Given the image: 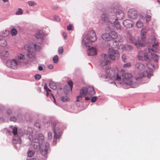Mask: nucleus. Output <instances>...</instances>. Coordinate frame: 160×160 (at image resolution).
I'll return each instance as SVG.
<instances>
[{"label": "nucleus", "instance_id": "nucleus-1", "mask_svg": "<svg viewBox=\"0 0 160 160\" xmlns=\"http://www.w3.org/2000/svg\"><path fill=\"white\" fill-rule=\"evenodd\" d=\"M106 72L110 78L118 81L120 84L129 85L132 84V75L130 73L123 74V71L116 73L114 70L111 69L108 70Z\"/></svg>", "mask_w": 160, "mask_h": 160}, {"label": "nucleus", "instance_id": "nucleus-2", "mask_svg": "<svg viewBox=\"0 0 160 160\" xmlns=\"http://www.w3.org/2000/svg\"><path fill=\"white\" fill-rule=\"evenodd\" d=\"M18 60L15 59L8 60L6 62V66L9 68L16 69L18 66H23L28 62L26 57L22 54H19L17 56Z\"/></svg>", "mask_w": 160, "mask_h": 160}, {"label": "nucleus", "instance_id": "nucleus-3", "mask_svg": "<svg viewBox=\"0 0 160 160\" xmlns=\"http://www.w3.org/2000/svg\"><path fill=\"white\" fill-rule=\"evenodd\" d=\"M97 40L96 34L93 31L90 32L88 36L83 38L82 40V45L89 47L91 45L92 42H94Z\"/></svg>", "mask_w": 160, "mask_h": 160}, {"label": "nucleus", "instance_id": "nucleus-4", "mask_svg": "<svg viewBox=\"0 0 160 160\" xmlns=\"http://www.w3.org/2000/svg\"><path fill=\"white\" fill-rule=\"evenodd\" d=\"M101 56L102 58L101 62V65L105 70V72L107 74L108 76L109 77L108 73L106 72L107 70L109 69H112V70H114L112 68H109L108 65H109L110 63V61L107 58L106 55L105 54H102Z\"/></svg>", "mask_w": 160, "mask_h": 160}, {"label": "nucleus", "instance_id": "nucleus-5", "mask_svg": "<svg viewBox=\"0 0 160 160\" xmlns=\"http://www.w3.org/2000/svg\"><path fill=\"white\" fill-rule=\"evenodd\" d=\"M108 55L109 58L112 60H117L119 58V53L118 51L112 48L108 49Z\"/></svg>", "mask_w": 160, "mask_h": 160}, {"label": "nucleus", "instance_id": "nucleus-6", "mask_svg": "<svg viewBox=\"0 0 160 160\" xmlns=\"http://www.w3.org/2000/svg\"><path fill=\"white\" fill-rule=\"evenodd\" d=\"M126 40L128 42L133 43L137 47L142 46L143 44L135 40V38L132 36L129 31H128L127 35Z\"/></svg>", "mask_w": 160, "mask_h": 160}, {"label": "nucleus", "instance_id": "nucleus-7", "mask_svg": "<svg viewBox=\"0 0 160 160\" xmlns=\"http://www.w3.org/2000/svg\"><path fill=\"white\" fill-rule=\"evenodd\" d=\"M154 44H152L151 46L149 47L148 51L149 53H154L155 52H158L160 51V47L158 43H155V39L154 38Z\"/></svg>", "mask_w": 160, "mask_h": 160}, {"label": "nucleus", "instance_id": "nucleus-8", "mask_svg": "<svg viewBox=\"0 0 160 160\" xmlns=\"http://www.w3.org/2000/svg\"><path fill=\"white\" fill-rule=\"evenodd\" d=\"M128 15L129 18L132 19H136L138 16L137 11L132 9L129 10Z\"/></svg>", "mask_w": 160, "mask_h": 160}, {"label": "nucleus", "instance_id": "nucleus-9", "mask_svg": "<svg viewBox=\"0 0 160 160\" xmlns=\"http://www.w3.org/2000/svg\"><path fill=\"white\" fill-rule=\"evenodd\" d=\"M49 147V143L48 142H46L41 147L40 152L42 155L45 156L47 154L48 150Z\"/></svg>", "mask_w": 160, "mask_h": 160}, {"label": "nucleus", "instance_id": "nucleus-10", "mask_svg": "<svg viewBox=\"0 0 160 160\" xmlns=\"http://www.w3.org/2000/svg\"><path fill=\"white\" fill-rule=\"evenodd\" d=\"M123 25L127 28H132L133 26V22L131 20L127 19L123 21Z\"/></svg>", "mask_w": 160, "mask_h": 160}, {"label": "nucleus", "instance_id": "nucleus-11", "mask_svg": "<svg viewBox=\"0 0 160 160\" xmlns=\"http://www.w3.org/2000/svg\"><path fill=\"white\" fill-rule=\"evenodd\" d=\"M69 86H66L64 88V91L66 93H68L72 91L73 87V83L72 81H69L68 82Z\"/></svg>", "mask_w": 160, "mask_h": 160}, {"label": "nucleus", "instance_id": "nucleus-12", "mask_svg": "<svg viewBox=\"0 0 160 160\" xmlns=\"http://www.w3.org/2000/svg\"><path fill=\"white\" fill-rule=\"evenodd\" d=\"M87 53L89 56L95 55L97 54V49L96 48L92 47L88 50Z\"/></svg>", "mask_w": 160, "mask_h": 160}, {"label": "nucleus", "instance_id": "nucleus-13", "mask_svg": "<svg viewBox=\"0 0 160 160\" xmlns=\"http://www.w3.org/2000/svg\"><path fill=\"white\" fill-rule=\"evenodd\" d=\"M116 14L117 18L116 19H117V20L123 19L124 17V14L121 10H118L116 12Z\"/></svg>", "mask_w": 160, "mask_h": 160}, {"label": "nucleus", "instance_id": "nucleus-14", "mask_svg": "<svg viewBox=\"0 0 160 160\" xmlns=\"http://www.w3.org/2000/svg\"><path fill=\"white\" fill-rule=\"evenodd\" d=\"M109 34L111 40L116 39L118 37V34L115 31H111L109 32Z\"/></svg>", "mask_w": 160, "mask_h": 160}, {"label": "nucleus", "instance_id": "nucleus-15", "mask_svg": "<svg viewBox=\"0 0 160 160\" xmlns=\"http://www.w3.org/2000/svg\"><path fill=\"white\" fill-rule=\"evenodd\" d=\"M35 52L32 49H31L28 51V53L27 54V56H24L26 57V58L28 59V61L29 60L28 58H28H33L35 57Z\"/></svg>", "mask_w": 160, "mask_h": 160}, {"label": "nucleus", "instance_id": "nucleus-16", "mask_svg": "<svg viewBox=\"0 0 160 160\" xmlns=\"http://www.w3.org/2000/svg\"><path fill=\"white\" fill-rule=\"evenodd\" d=\"M136 68L139 71H142L145 69V66L142 64L140 63H137L135 65Z\"/></svg>", "mask_w": 160, "mask_h": 160}, {"label": "nucleus", "instance_id": "nucleus-17", "mask_svg": "<svg viewBox=\"0 0 160 160\" xmlns=\"http://www.w3.org/2000/svg\"><path fill=\"white\" fill-rule=\"evenodd\" d=\"M35 36L38 39H42L44 37V34L42 31L39 30L36 33Z\"/></svg>", "mask_w": 160, "mask_h": 160}, {"label": "nucleus", "instance_id": "nucleus-18", "mask_svg": "<svg viewBox=\"0 0 160 160\" xmlns=\"http://www.w3.org/2000/svg\"><path fill=\"white\" fill-rule=\"evenodd\" d=\"M113 26L116 28L117 30H121L122 28L120 25V23L117 20V19H116V20L114 22V25Z\"/></svg>", "mask_w": 160, "mask_h": 160}, {"label": "nucleus", "instance_id": "nucleus-19", "mask_svg": "<svg viewBox=\"0 0 160 160\" xmlns=\"http://www.w3.org/2000/svg\"><path fill=\"white\" fill-rule=\"evenodd\" d=\"M88 90L87 88L85 87H83L81 89L80 91V94L81 95L84 97L88 94Z\"/></svg>", "mask_w": 160, "mask_h": 160}, {"label": "nucleus", "instance_id": "nucleus-20", "mask_svg": "<svg viewBox=\"0 0 160 160\" xmlns=\"http://www.w3.org/2000/svg\"><path fill=\"white\" fill-rule=\"evenodd\" d=\"M101 37L104 40L106 41H111L109 33H104L102 35Z\"/></svg>", "mask_w": 160, "mask_h": 160}, {"label": "nucleus", "instance_id": "nucleus-21", "mask_svg": "<svg viewBox=\"0 0 160 160\" xmlns=\"http://www.w3.org/2000/svg\"><path fill=\"white\" fill-rule=\"evenodd\" d=\"M88 94L91 96H93L95 94V92L92 87H89L88 88Z\"/></svg>", "mask_w": 160, "mask_h": 160}, {"label": "nucleus", "instance_id": "nucleus-22", "mask_svg": "<svg viewBox=\"0 0 160 160\" xmlns=\"http://www.w3.org/2000/svg\"><path fill=\"white\" fill-rule=\"evenodd\" d=\"M7 43L4 38L1 37H0V45L2 47H5L6 46Z\"/></svg>", "mask_w": 160, "mask_h": 160}, {"label": "nucleus", "instance_id": "nucleus-23", "mask_svg": "<svg viewBox=\"0 0 160 160\" xmlns=\"http://www.w3.org/2000/svg\"><path fill=\"white\" fill-rule=\"evenodd\" d=\"M101 18L102 20L105 22H108V16L106 13L102 14V15Z\"/></svg>", "mask_w": 160, "mask_h": 160}, {"label": "nucleus", "instance_id": "nucleus-24", "mask_svg": "<svg viewBox=\"0 0 160 160\" xmlns=\"http://www.w3.org/2000/svg\"><path fill=\"white\" fill-rule=\"evenodd\" d=\"M146 29H142L141 31V39L142 40L144 41L146 37Z\"/></svg>", "mask_w": 160, "mask_h": 160}, {"label": "nucleus", "instance_id": "nucleus-25", "mask_svg": "<svg viewBox=\"0 0 160 160\" xmlns=\"http://www.w3.org/2000/svg\"><path fill=\"white\" fill-rule=\"evenodd\" d=\"M124 48L125 50L130 51L132 50L133 48L132 46L129 45H126L123 46L122 48Z\"/></svg>", "mask_w": 160, "mask_h": 160}, {"label": "nucleus", "instance_id": "nucleus-26", "mask_svg": "<svg viewBox=\"0 0 160 160\" xmlns=\"http://www.w3.org/2000/svg\"><path fill=\"white\" fill-rule=\"evenodd\" d=\"M49 87L51 89L55 90L57 88L56 84L52 81H50L49 83Z\"/></svg>", "mask_w": 160, "mask_h": 160}, {"label": "nucleus", "instance_id": "nucleus-27", "mask_svg": "<svg viewBox=\"0 0 160 160\" xmlns=\"http://www.w3.org/2000/svg\"><path fill=\"white\" fill-rule=\"evenodd\" d=\"M0 54L1 56L3 57H7L9 54L8 51L3 50L2 52H0Z\"/></svg>", "mask_w": 160, "mask_h": 160}, {"label": "nucleus", "instance_id": "nucleus-28", "mask_svg": "<svg viewBox=\"0 0 160 160\" xmlns=\"http://www.w3.org/2000/svg\"><path fill=\"white\" fill-rule=\"evenodd\" d=\"M35 154L34 151L33 150H29L27 152V156L29 157H31L33 156Z\"/></svg>", "mask_w": 160, "mask_h": 160}, {"label": "nucleus", "instance_id": "nucleus-29", "mask_svg": "<svg viewBox=\"0 0 160 160\" xmlns=\"http://www.w3.org/2000/svg\"><path fill=\"white\" fill-rule=\"evenodd\" d=\"M143 25V23L140 20L138 21L136 23V26L138 28H141Z\"/></svg>", "mask_w": 160, "mask_h": 160}, {"label": "nucleus", "instance_id": "nucleus-30", "mask_svg": "<svg viewBox=\"0 0 160 160\" xmlns=\"http://www.w3.org/2000/svg\"><path fill=\"white\" fill-rule=\"evenodd\" d=\"M34 128L36 130L39 131L40 129V126L39 123L36 122L34 123Z\"/></svg>", "mask_w": 160, "mask_h": 160}, {"label": "nucleus", "instance_id": "nucleus-31", "mask_svg": "<svg viewBox=\"0 0 160 160\" xmlns=\"http://www.w3.org/2000/svg\"><path fill=\"white\" fill-rule=\"evenodd\" d=\"M151 55H152L151 58L153 59V60L155 62H157L158 59L157 55L152 53H151Z\"/></svg>", "mask_w": 160, "mask_h": 160}, {"label": "nucleus", "instance_id": "nucleus-32", "mask_svg": "<svg viewBox=\"0 0 160 160\" xmlns=\"http://www.w3.org/2000/svg\"><path fill=\"white\" fill-rule=\"evenodd\" d=\"M60 137V136L59 135H57L55 131H54V136L53 142H56L57 138H59Z\"/></svg>", "mask_w": 160, "mask_h": 160}, {"label": "nucleus", "instance_id": "nucleus-33", "mask_svg": "<svg viewBox=\"0 0 160 160\" xmlns=\"http://www.w3.org/2000/svg\"><path fill=\"white\" fill-rule=\"evenodd\" d=\"M60 99L63 102H67L69 100V98L66 96L61 97Z\"/></svg>", "mask_w": 160, "mask_h": 160}, {"label": "nucleus", "instance_id": "nucleus-34", "mask_svg": "<svg viewBox=\"0 0 160 160\" xmlns=\"http://www.w3.org/2000/svg\"><path fill=\"white\" fill-rule=\"evenodd\" d=\"M34 48L35 50L37 51H39L41 49V46L36 44H34Z\"/></svg>", "mask_w": 160, "mask_h": 160}, {"label": "nucleus", "instance_id": "nucleus-35", "mask_svg": "<svg viewBox=\"0 0 160 160\" xmlns=\"http://www.w3.org/2000/svg\"><path fill=\"white\" fill-rule=\"evenodd\" d=\"M139 76H138L137 78V79H138L141 78L145 76V75L143 72H141L138 74Z\"/></svg>", "mask_w": 160, "mask_h": 160}, {"label": "nucleus", "instance_id": "nucleus-36", "mask_svg": "<svg viewBox=\"0 0 160 160\" xmlns=\"http://www.w3.org/2000/svg\"><path fill=\"white\" fill-rule=\"evenodd\" d=\"M11 33L12 36H14L17 34V32L15 29H13L11 30Z\"/></svg>", "mask_w": 160, "mask_h": 160}, {"label": "nucleus", "instance_id": "nucleus-37", "mask_svg": "<svg viewBox=\"0 0 160 160\" xmlns=\"http://www.w3.org/2000/svg\"><path fill=\"white\" fill-rule=\"evenodd\" d=\"M22 13L23 10L22 9L20 8H18V11H17L16 12V14L17 15H21Z\"/></svg>", "mask_w": 160, "mask_h": 160}, {"label": "nucleus", "instance_id": "nucleus-38", "mask_svg": "<svg viewBox=\"0 0 160 160\" xmlns=\"http://www.w3.org/2000/svg\"><path fill=\"white\" fill-rule=\"evenodd\" d=\"M53 62L55 63L58 62V56L57 55L53 57Z\"/></svg>", "mask_w": 160, "mask_h": 160}, {"label": "nucleus", "instance_id": "nucleus-39", "mask_svg": "<svg viewBox=\"0 0 160 160\" xmlns=\"http://www.w3.org/2000/svg\"><path fill=\"white\" fill-rule=\"evenodd\" d=\"M143 60H144L146 61H149L150 59L148 57V55L147 54H146V53L144 54V57H143Z\"/></svg>", "mask_w": 160, "mask_h": 160}, {"label": "nucleus", "instance_id": "nucleus-40", "mask_svg": "<svg viewBox=\"0 0 160 160\" xmlns=\"http://www.w3.org/2000/svg\"><path fill=\"white\" fill-rule=\"evenodd\" d=\"M38 138L39 140H41V141H43L44 139L43 136L42 134L41 133L38 134Z\"/></svg>", "mask_w": 160, "mask_h": 160}, {"label": "nucleus", "instance_id": "nucleus-41", "mask_svg": "<svg viewBox=\"0 0 160 160\" xmlns=\"http://www.w3.org/2000/svg\"><path fill=\"white\" fill-rule=\"evenodd\" d=\"M83 97H84L82 96V95H81L80 94L79 96H78L77 97V99L76 100V101L77 102H80L81 100H82V98Z\"/></svg>", "mask_w": 160, "mask_h": 160}, {"label": "nucleus", "instance_id": "nucleus-42", "mask_svg": "<svg viewBox=\"0 0 160 160\" xmlns=\"http://www.w3.org/2000/svg\"><path fill=\"white\" fill-rule=\"evenodd\" d=\"M147 68L149 69H152L154 67V66L153 65L149 62L147 63Z\"/></svg>", "mask_w": 160, "mask_h": 160}, {"label": "nucleus", "instance_id": "nucleus-43", "mask_svg": "<svg viewBox=\"0 0 160 160\" xmlns=\"http://www.w3.org/2000/svg\"><path fill=\"white\" fill-rule=\"evenodd\" d=\"M122 61L124 62H126L127 58V56L125 54H123L122 55Z\"/></svg>", "mask_w": 160, "mask_h": 160}, {"label": "nucleus", "instance_id": "nucleus-44", "mask_svg": "<svg viewBox=\"0 0 160 160\" xmlns=\"http://www.w3.org/2000/svg\"><path fill=\"white\" fill-rule=\"evenodd\" d=\"M147 77L148 78H150L151 76L152 75V72L150 70L148 72H146Z\"/></svg>", "mask_w": 160, "mask_h": 160}, {"label": "nucleus", "instance_id": "nucleus-45", "mask_svg": "<svg viewBox=\"0 0 160 160\" xmlns=\"http://www.w3.org/2000/svg\"><path fill=\"white\" fill-rule=\"evenodd\" d=\"M12 133L14 135H15L17 134V128L15 127H14L12 129Z\"/></svg>", "mask_w": 160, "mask_h": 160}, {"label": "nucleus", "instance_id": "nucleus-46", "mask_svg": "<svg viewBox=\"0 0 160 160\" xmlns=\"http://www.w3.org/2000/svg\"><path fill=\"white\" fill-rule=\"evenodd\" d=\"M28 3L30 6H34L36 5V3L33 1H29Z\"/></svg>", "mask_w": 160, "mask_h": 160}, {"label": "nucleus", "instance_id": "nucleus-47", "mask_svg": "<svg viewBox=\"0 0 160 160\" xmlns=\"http://www.w3.org/2000/svg\"><path fill=\"white\" fill-rule=\"evenodd\" d=\"M73 27L72 25L70 24L67 27V29L68 31L73 30Z\"/></svg>", "mask_w": 160, "mask_h": 160}, {"label": "nucleus", "instance_id": "nucleus-48", "mask_svg": "<svg viewBox=\"0 0 160 160\" xmlns=\"http://www.w3.org/2000/svg\"><path fill=\"white\" fill-rule=\"evenodd\" d=\"M44 89L46 92H50L51 91V90L48 88L46 84L44 85Z\"/></svg>", "mask_w": 160, "mask_h": 160}, {"label": "nucleus", "instance_id": "nucleus-49", "mask_svg": "<svg viewBox=\"0 0 160 160\" xmlns=\"http://www.w3.org/2000/svg\"><path fill=\"white\" fill-rule=\"evenodd\" d=\"M63 51V49L62 47H60L58 48V52L59 54H62Z\"/></svg>", "mask_w": 160, "mask_h": 160}, {"label": "nucleus", "instance_id": "nucleus-50", "mask_svg": "<svg viewBox=\"0 0 160 160\" xmlns=\"http://www.w3.org/2000/svg\"><path fill=\"white\" fill-rule=\"evenodd\" d=\"M131 63L130 62L127 63L126 64H124L123 65V67L124 68H127L131 66Z\"/></svg>", "mask_w": 160, "mask_h": 160}, {"label": "nucleus", "instance_id": "nucleus-51", "mask_svg": "<svg viewBox=\"0 0 160 160\" xmlns=\"http://www.w3.org/2000/svg\"><path fill=\"white\" fill-rule=\"evenodd\" d=\"M146 21L147 22L151 20V17L149 15H147L146 16Z\"/></svg>", "mask_w": 160, "mask_h": 160}, {"label": "nucleus", "instance_id": "nucleus-52", "mask_svg": "<svg viewBox=\"0 0 160 160\" xmlns=\"http://www.w3.org/2000/svg\"><path fill=\"white\" fill-rule=\"evenodd\" d=\"M36 79L39 80L41 78V76L39 74H36L35 76Z\"/></svg>", "mask_w": 160, "mask_h": 160}, {"label": "nucleus", "instance_id": "nucleus-53", "mask_svg": "<svg viewBox=\"0 0 160 160\" xmlns=\"http://www.w3.org/2000/svg\"><path fill=\"white\" fill-rule=\"evenodd\" d=\"M48 138L49 139L51 140L52 138V132H49L48 134Z\"/></svg>", "mask_w": 160, "mask_h": 160}, {"label": "nucleus", "instance_id": "nucleus-54", "mask_svg": "<svg viewBox=\"0 0 160 160\" xmlns=\"http://www.w3.org/2000/svg\"><path fill=\"white\" fill-rule=\"evenodd\" d=\"M97 97L95 96L93 97L91 99V102H95L97 100Z\"/></svg>", "mask_w": 160, "mask_h": 160}, {"label": "nucleus", "instance_id": "nucleus-55", "mask_svg": "<svg viewBox=\"0 0 160 160\" xmlns=\"http://www.w3.org/2000/svg\"><path fill=\"white\" fill-rule=\"evenodd\" d=\"M123 41V38L122 36H120L118 38V41L120 42H122Z\"/></svg>", "mask_w": 160, "mask_h": 160}, {"label": "nucleus", "instance_id": "nucleus-56", "mask_svg": "<svg viewBox=\"0 0 160 160\" xmlns=\"http://www.w3.org/2000/svg\"><path fill=\"white\" fill-rule=\"evenodd\" d=\"M10 120L11 121L15 122L17 120L16 118L14 117H12L10 118Z\"/></svg>", "mask_w": 160, "mask_h": 160}, {"label": "nucleus", "instance_id": "nucleus-57", "mask_svg": "<svg viewBox=\"0 0 160 160\" xmlns=\"http://www.w3.org/2000/svg\"><path fill=\"white\" fill-rule=\"evenodd\" d=\"M140 18L141 19H143L145 18V16L143 14H140Z\"/></svg>", "mask_w": 160, "mask_h": 160}, {"label": "nucleus", "instance_id": "nucleus-58", "mask_svg": "<svg viewBox=\"0 0 160 160\" xmlns=\"http://www.w3.org/2000/svg\"><path fill=\"white\" fill-rule=\"evenodd\" d=\"M62 36L65 39H66L67 38V35L66 33L63 32L62 33Z\"/></svg>", "mask_w": 160, "mask_h": 160}, {"label": "nucleus", "instance_id": "nucleus-59", "mask_svg": "<svg viewBox=\"0 0 160 160\" xmlns=\"http://www.w3.org/2000/svg\"><path fill=\"white\" fill-rule=\"evenodd\" d=\"M55 19L57 21H59L60 20V18L59 17L55 16L54 17Z\"/></svg>", "mask_w": 160, "mask_h": 160}, {"label": "nucleus", "instance_id": "nucleus-60", "mask_svg": "<svg viewBox=\"0 0 160 160\" xmlns=\"http://www.w3.org/2000/svg\"><path fill=\"white\" fill-rule=\"evenodd\" d=\"M11 111L10 109H8L7 111V112L8 115H10L11 113Z\"/></svg>", "mask_w": 160, "mask_h": 160}, {"label": "nucleus", "instance_id": "nucleus-61", "mask_svg": "<svg viewBox=\"0 0 160 160\" xmlns=\"http://www.w3.org/2000/svg\"><path fill=\"white\" fill-rule=\"evenodd\" d=\"M53 66L52 64H50V65H49L48 66V68H49V69H51L53 68Z\"/></svg>", "mask_w": 160, "mask_h": 160}, {"label": "nucleus", "instance_id": "nucleus-62", "mask_svg": "<svg viewBox=\"0 0 160 160\" xmlns=\"http://www.w3.org/2000/svg\"><path fill=\"white\" fill-rule=\"evenodd\" d=\"M39 70V71H42V70L43 69V68L42 66H39L38 67V68Z\"/></svg>", "mask_w": 160, "mask_h": 160}, {"label": "nucleus", "instance_id": "nucleus-63", "mask_svg": "<svg viewBox=\"0 0 160 160\" xmlns=\"http://www.w3.org/2000/svg\"><path fill=\"white\" fill-rule=\"evenodd\" d=\"M90 98L88 97H86L85 98V100L86 101H88V100H89L90 99Z\"/></svg>", "mask_w": 160, "mask_h": 160}, {"label": "nucleus", "instance_id": "nucleus-64", "mask_svg": "<svg viewBox=\"0 0 160 160\" xmlns=\"http://www.w3.org/2000/svg\"><path fill=\"white\" fill-rule=\"evenodd\" d=\"M142 58H142V57L141 56H138V59L139 60H142L143 59Z\"/></svg>", "mask_w": 160, "mask_h": 160}]
</instances>
